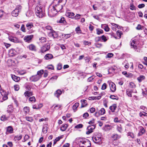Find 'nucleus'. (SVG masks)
I'll return each mask as SVG.
<instances>
[{
    "instance_id": "f257e3e1",
    "label": "nucleus",
    "mask_w": 147,
    "mask_h": 147,
    "mask_svg": "<svg viewBox=\"0 0 147 147\" xmlns=\"http://www.w3.org/2000/svg\"><path fill=\"white\" fill-rule=\"evenodd\" d=\"M64 0H59L58 4L53 6L57 12H64V9H63V7L64 6Z\"/></svg>"
},
{
    "instance_id": "f03ea898",
    "label": "nucleus",
    "mask_w": 147,
    "mask_h": 147,
    "mask_svg": "<svg viewBox=\"0 0 147 147\" xmlns=\"http://www.w3.org/2000/svg\"><path fill=\"white\" fill-rule=\"evenodd\" d=\"M35 10L36 15L39 18H42L45 15V13L41 6H37L35 8Z\"/></svg>"
},
{
    "instance_id": "7ed1b4c3",
    "label": "nucleus",
    "mask_w": 147,
    "mask_h": 147,
    "mask_svg": "<svg viewBox=\"0 0 147 147\" xmlns=\"http://www.w3.org/2000/svg\"><path fill=\"white\" fill-rule=\"evenodd\" d=\"M102 136L100 133L96 132L94 134L92 137V140L95 143H97L101 142Z\"/></svg>"
},
{
    "instance_id": "20e7f679",
    "label": "nucleus",
    "mask_w": 147,
    "mask_h": 147,
    "mask_svg": "<svg viewBox=\"0 0 147 147\" xmlns=\"http://www.w3.org/2000/svg\"><path fill=\"white\" fill-rule=\"evenodd\" d=\"M91 145L90 142L87 139L86 140L80 141L79 142V146L80 147H90Z\"/></svg>"
},
{
    "instance_id": "39448f33",
    "label": "nucleus",
    "mask_w": 147,
    "mask_h": 147,
    "mask_svg": "<svg viewBox=\"0 0 147 147\" xmlns=\"http://www.w3.org/2000/svg\"><path fill=\"white\" fill-rule=\"evenodd\" d=\"M96 125L94 124L92 125H89L87 129L88 131L86 132V134H89L90 133L92 132V130L94 129L96 127Z\"/></svg>"
},
{
    "instance_id": "423d86ee",
    "label": "nucleus",
    "mask_w": 147,
    "mask_h": 147,
    "mask_svg": "<svg viewBox=\"0 0 147 147\" xmlns=\"http://www.w3.org/2000/svg\"><path fill=\"white\" fill-rule=\"evenodd\" d=\"M57 12H58L53 6L52 8L49 11L48 14L49 15H50L51 16H53L57 13Z\"/></svg>"
},
{
    "instance_id": "0eeeda50",
    "label": "nucleus",
    "mask_w": 147,
    "mask_h": 147,
    "mask_svg": "<svg viewBox=\"0 0 147 147\" xmlns=\"http://www.w3.org/2000/svg\"><path fill=\"white\" fill-rule=\"evenodd\" d=\"M50 45L49 44H46L44 45L41 48V52L42 53L48 51L50 49Z\"/></svg>"
},
{
    "instance_id": "6e6552de",
    "label": "nucleus",
    "mask_w": 147,
    "mask_h": 147,
    "mask_svg": "<svg viewBox=\"0 0 147 147\" xmlns=\"http://www.w3.org/2000/svg\"><path fill=\"white\" fill-rule=\"evenodd\" d=\"M33 37V35H31L25 36L24 37V39L25 42L29 43L31 42V40Z\"/></svg>"
},
{
    "instance_id": "1a4fd4ad",
    "label": "nucleus",
    "mask_w": 147,
    "mask_h": 147,
    "mask_svg": "<svg viewBox=\"0 0 147 147\" xmlns=\"http://www.w3.org/2000/svg\"><path fill=\"white\" fill-rule=\"evenodd\" d=\"M109 86L112 92H114L116 90V87L115 84L112 82H109Z\"/></svg>"
},
{
    "instance_id": "9d476101",
    "label": "nucleus",
    "mask_w": 147,
    "mask_h": 147,
    "mask_svg": "<svg viewBox=\"0 0 147 147\" xmlns=\"http://www.w3.org/2000/svg\"><path fill=\"white\" fill-rule=\"evenodd\" d=\"M40 77L37 75L36 76H32L30 78V80L31 82H35L38 81L40 78Z\"/></svg>"
},
{
    "instance_id": "9b49d317",
    "label": "nucleus",
    "mask_w": 147,
    "mask_h": 147,
    "mask_svg": "<svg viewBox=\"0 0 147 147\" xmlns=\"http://www.w3.org/2000/svg\"><path fill=\"white\" fill-rule=\"evenodd\" d=\"M27 48H28L30 51L34 52L37 51V49L36 47L34 45L31 44L27 47Z\"/></svg>"
},
{
    "instance_id": "f8f14e48",
    "label": "nucleus",
    "mask_w": 147,
    "mask_h": 147,
    "mask_svg": "<svg viewBox=\"0 0 147 147\" xmlns=\"http://www.w3.org/2000/svg\"><path fill=\"white\" fill-rule=\"evenodd\" d=\"M8 39L9 40L15 43L20 42V40L16 37L12 36H9Z\"/></svg>"
},
{
    "instance_id": "ddd939ff",
    "label": "nucleus",
    "mask_w": 147,
    "mask_h": 147,
    "mask_svg": "<svg viewBox=\"0 0 147 147\" xmlns=\"http://www.w3.org/2000/svg\"><path fill=\"white\" fill-rule=\"evenodd\" d=\"M145 132V130L142 126H140L139 127V131L138 133V135L139 136H142Z\"/></svg>"
},
{
    "instance_id": "4468645a",
    "label": "nucleus",
    "mask_w": 147,
    "mask_h": 147,
    "mask_svg": "<svg viewBox=\"0 0 147 147\" xmlns=\"http://www.w3.org/2000/svg\"><path fill=\"white\" fill-rule=\"evenodd\" d=\"M49 34L50 36H52L54 38H57L58 36V34L57 32L53 30L50 31Z\"/></svg>"
},
{
    "instance_id": "2eb2a0df",
    "label": "nucleus",
    "mask_w": 147,
    "mask_h": 147,
    "mask_svg": "<svg viewBox=\"0 0 147 147\" xmlns=\"http://www.w3.org/2000/svg\"><path fill=\"white\" fill-rule=\"evenodd\" d=\"M25 97L28 98V97L33 95V92H30L28 91H26L24 94Z\"/></svg>"
},
{
    "instance_id": "dca6fc26",
    "label": "nucleus",
    "mask_w": 147,
    "mask_h": 147,
    "mask_svg": "<svg viewBox=\"0 0 147 147\" xmlns=\"http://www.w3.org/2000/svg\"><path fill=\"white\" fill-rule=\"evenodd\" d=\"M19 11L17 8H16L15 9L12 11L11 14L12 16L16 17L18 16Z\"/></svg>"
},
{
    "instance_id": "f3484780",
    "label": "nucleus",
    "mask_w": 147,
    "mask_h": 147,
    "mask_svg": "<svg viewBox=\"0 0 147 147\" xmlns=\"http://www.w3.org/2000/svg\"><path fill=\"white\" fill-rule=\"evenodd\" d=\"M145 78V76L142 75H140L139 77L137 78V80L139 83L141 82Z\"/></svg>"
},
{
    "instance_id": "a211bd4d",
    "label": "nucleus",
    "mask_w": 147,
    "mask_h": 147,
    "mask_svg": "<svg viewBox=\"0 0 147 147\" xmlns=\"http://www.w3.org/2000/svg\"><path fill=\"white\" fill-rule=\"evenodd\" d=\"M11 78L12 79L16 82H18L20 80V78L19 77H17L14 75H11Z\"/></svg>"
},
{
    "instance_id": "6ab92c4d",
    "label": "nucleus",
    "mask_w": 147,
    "mask_h": 147,
    "mask_svg": "<svg viewBox=\"0 0 147 147\" xmlns=\"http://www.w3.org/2000/svg\"><path fill=\"white\" fill-rule=\"evenodd\" d=\"M117 108V105L114 104L109 107V109L111 110L112 112H114L115 110Z\"/></svg>"
},
{
    "instance_id": "aec40b11",
    "label": "nucleus",
    "mask_w": 147,
    "mask_h": 147,
    "mask_svg": "<svg viewBox=\"0 0 147 147\" xmlns=\"http://www.w3.org/2000/svg\"><path fill=\"white\" fill-rule=\"evenodd\" d=\"M65 15H66V16L68 17L69 18H72L73 17L74 15V14L73 13H71L66 11L65 14Z\"/></svg>"
},
{
    "instance_id": "412c9836",
    "label": "nucleus",
    "mask_w": 147,
    "mask_h": 147,
    "mask_svg": "<svg viewBox=\"0 0 147 147\" xmlns=\"http://www.w3.org/2000/svg\"><path fill=\"white\" fill-rule=\"evenodd\" d=\"M61 91L59 89L57 90L54 93V95L55 96L58 98L60 95L61 94Z\"/></svg>"
},
{
    "instance_id": "4be33fe9",
    "label": "nucleus",
    "mask_w": 147,
    "mask_h": 147,
    "mask_svg": "<svg viewBox=\"0 0 147 147\" xmlns=\"http://www.w3.org/2000/svg\"><path fill=\"white\" fill-rule=\"evenodd\" d=\"M53 55L50 54H47L45 55L44 58L46 60H49L52 59L53 57Z\"/></svg>"
},
{
    "instance_id": "5701e85b",
    "label": "nucleus",
    "mask_w": 147,
    "mask_h": 147,
    "mask_svg": "<svg viewBox=\"0 0 147 147\" xmlns=\"http://www.w3.org/2000/svg\"><path fill=\"white\" fill-rule=\"evenodd\" d=\"M82 103L81 107H84L87 105V100H81Z\"/></svg>"
},
{
    "instance_id": "b1692460",
    "label": "nucleus",
    "mask_w": 147,
    "mask_h": 147,
    "mask_svg": "<svg viewBox=\"0 0 147 147\" xmlns=\"http://www.w3.org/2000/svg\"><path fill=\"white\" fill-rule=\"evenodd\" d=\"M135 41L134 40H132V42L130 43V45L131 48H132L134 49H137V47L136 45H134L135 44Z\"/></svg>"
},
{
    "instance_id": "393cba45",
    "label": "nucleus",
    "mask_w": 147,
    "mask_h": 147,
    "mask_svg": "<svg viewBox=\"0 0 147 147\" xmlns=\"http://www.w3.org/2000/svg\"><path fill=\"white\" fill-rule=\"evenodd\" d=\"M122 74L124 75L126 77L129 78L131 77L132 76V74L131 73H127L126 71H124L122 72Z\"/></svg>"
},
{
    "instance_id": "a878e982",
    "label": "nucleus",
    "mask_w": 147,
    "mask_h": 147,
    "mask_svg": "<svg viewBox=\"0 0 147 147\" xmlns=\"http://www.w3.org/2000/svg\"><path fill=\"white\" fill-rule=\"evenodd\" d=\"M101 28H104L106 32H108L109 30V28L107 25L102 24Z\"/></svg>"
},
{
    "instance_id": "bb28decb",
    "label": "nucleus",
    "mask_w": 147,
    "mask_h": 147,
    "mask_svg": "<svg viewBox=\"0 0 147 147\" xmlns=\"http://www.w3.org/2000/svg\"><path fill=\"white\" fill-rule=\"evenodd\" d=\"M121 137L120 135H119L117 134H114L112 136V138L113 139V140H115L117 139H119Z\"/></svg>"
},
{
    "instance_id": "cd10ccee",
    "label": "nucleus",
    "mask_w": 147,
    "mask_h": 147,
    "mask_svg": "<svg viewBox=\"0 0 147 147\" xmlns=\"http://www.w3.org/2000/svg\"><path fill=\"white\" fill-rule=\"evenodd\" d=\"M105 113V111L104 108H102L98 111V114L103 115Z\"/></svg>"
},
{
    "instance_id": "c85d7f7f",
    "label": "nucleus",
    "mask_w": 147,
    "mask_h": 147,
    "mask_svg": "<svg viewBox=\"0 0 147 147\" xmlns=\"http://www.w3.org/2000/svg\"><path fill=\"white\" fill-rule=\"evenodd\" d=\"M13 129L11 126H9L7 127V131L10 133H13Z\"/></svg>"
},
{
    "instance_id": "c756f323",
    "label": "nucleus",
    "mask_w": 147,
    "mask_h": 147,
    "mask_svg": "<svg viewBox=\"0 0 147 147\" xmlns=\"http://www.w3.org/2000/svg\"><path fill=\"white\" fill-rule=\"evenodd\" d=\"M79 106V103L78 102L75 103L73 106V109L74 111H76L77 107Z\"/></svg>"
},
{
    "instance_id": "7c9ffc66",
    "label": "nucleus",
    "mask_w": 147,
    "mask_h": 147,
    "mask_svg": "<svg viewBox=\"0 0 147 147\" xmlns=\"http://www.w3.org/2000/svg\"><path fill=\"white\" fill-rule=\"evenodd\" d=\"M96 31L97 34L98 35L102 34L103 33V30L99 28L96 29Z\"/></svg>"
},
{
    "instance_id": "2f4dec72",
    "label": "nucleus",
    "mask_w": 147,
    "mask_h": 147,
    "mask_svg": "<svg viewBox=\"0 0 147 147\" xmlns=\"http://www.w3.org/2000/svg\"><path fill=\"white\" fill-rule=\"evenodd\" d=\"M29 100L32 103L35 102L36 101V99L35 97L34 96H32L30 97L29 98Z\"/></svg>"
},
{
    "instance_id": "473e14b6",
    "label": "nucleus",
    "mask_w": 147,
    "mask_h": 147,
    "mask_svg": "<svg viewBox=\"0 0 147 147\" xmlns=\"http://www.w3.org/2000/svg\"><path fill=\"white\" fill-rule=\"evenodd\" d=\"M129 8L131 10H136V7L134 5L133 3H130Z\"/></svg>"
},
{
    "instance_id": "72a5a7b5",
    "label": "nucleus",
    "mask_w": 147,
    "mask_h": 147,
    "mask_svg": "<svg viewBox=\"0 0 147 147\" xmlns=\"http://www.w3.org/2000/svg\"><path fill=\"white\" fill-rule=\"evenodd\" d=\"M117 130L120 133H121L122 131V128L121 125L120 124L117 125Z\"/></svg>"
},
{
    "instance_id": "f704fd0d",
    "label": "nucleus",
    "mask_w": 147,
    "mask_h": 147,
    "mask_svg": "<svg viewBox=\"0 0 147 147\" xmlns=\"http://www.w3.org/2000/svg\"><path fill=\"white\" fill-rule=\"evenodd\" d=\"M139 115L140 117H142L143 116L145 117L147 116V113L144 112L142 111V112H140L139 113Z\"/></svg>"
},
{
    "instance_id": "c9c22d12",
    "label": "nucleus",
    "mask_w": 147,
    "mask_h": 147,
    "mask_svg": "<svg viewBox=\"0 0 147 147\" xmlns=\"http://www.w3.org/2000/svg\"><path fill=\"white\" fill-rule=\"evenodd\" d=\"M132 92V91L131 90H129V89H127L126 90V93L129 96L131 97V93Z\"/></svg>"
},
{
    "instance_id": "e433bc0d",
    "label": "nucleus",
    "mask_w": 147,
    "mask_h": 147,
    "mask_svg": "<svg viewBox=\"0 0 147 147\" xmlns=\"http://www.w3.org/2000/svg\"><path fill=\"white\" fill-rule=\"evenodd\" d=\"M117 35L119 37V38H120L121 37V35L123 34V33L121 31L118 30L116 32Z\"/></svg>"
},
{
    "instance_id": "4c0bfd02",
    "label": "nucleus",
    "mask_w": 147,
    "mask_h": 147,
    "mask_svg": "<svg viewBox=\"0 0 147 147\" xmlns=\"http://www.w3.org/2000/svg\"><path fill=\"white\" fill-rule=\"evenodd\" d=\"M33 26V25L32 23H28L26 25V26L28 30L30 29Z\"/></svg>"
},
{
    "instance_id": "58836bf2",
    "label": "nucleus",
    "mask_w": 147,
    "mask_h": 147,
    "mask_svg": "<svg viewBox=\"0 0 147 147\" xmlns=\"http://www.w3.org/2000/svg\"><path fill=\"white\" fill-rule=\"evenodd\" d=\"M48 127L47 126H44L42 128V131L45 134L47 132Z\"/></svg>"
},
{
    "instance_id": "ea45409f",
    "label": "nucleus",
    "mask_w": 147,
    "mask_h": 147,
    "mask_svg": "<svg viewBox=\"0 0 147 147\" xmlns=\"http://www.w3.org/2000/svg\"><path fill=\"white\" fill-rule=\"evenodd\" d=\"M64 18L63 17H62L59 20L57 21V22L60 23H64Z\"/></svg>"
},
{
    "instance_id": "a19ab883",
    "label": "nucleus",
    "mask_w": 147,
    "mask_h": 147,
    "mask_svg": "<svg viewBox=\"0 0 147 147\" xmlns=\"http://www.w3.org/2000/svg\"><path fill=\"white\" fill-rule=\"evenodd\" d=\"M144 27L142 26H141L140 24H138L137 26V27L136 28V29L138 30H142L143 28H144Z\"/></svg>"
},
{
    "instance_id": "79ce46f5",
    "label": "nucleus",
    "mask_w": 147,
    "mask_h": 147,
    "mask_svg": "<svg viewBox=\"0 0 147 147\" xmlns=\"http://www.w3.org/2000/svg\"><path fill=\"white\" fill-rule=\"evenodd\" d=\"M23 110L26 113H28L29 112V107H25L24 108Z\"/></svg>"
},
{
    "instance_id": "37998d69",
    "label": "nucleus",
    "mask_w": 147,
    "mask_h": 147,
    "mask_svg": "<svg viewBox=\"0 0 147 147\" xmlns=\"http://www.w3.org/2000/svg\"><path fill=\"white\" fill-rule=\"evenodd\" d=\"M44 72L43 70L42 69L40 71H38L37 72V74L38 75V76H41L43 74Z\"/></svg>"
},
{
    "instance_id": "c03bdc74",
    "label": "nucleus",
    "mask_w": 147,
    "mask_h": 147,
    "mask_svg": "<svg viewBox=\"0 0 147 147\" xmlns=\"http://www.w3.org/2000/svg\"><path fill=\"white\" fill-rule=\"evenodd\" d=\"M83 125L82 124H78L75 126V128L77 129L81 128L83 127Z\"/></svg>"
},
{
    "instance_id": "a18cd8bd",
    "label": "nucleus",
    "mask_w": 147,
    "mask_h": 147,
    "mask_svg": "<svg viewBox=\"0 0 147 147\" xmlns=\"http://www.w3.org/2000/svg\"><path fill=\"white\" fill-rule=\"evenodd\" d=\"M32 14V11H28L26 13V15L27 17H30L31 16Z\"/></svg>"
},
{
    "instance_id": "49530a36",
    "label": "nucleus",
    "mask_w": 147,
    "mask_h": 147,
    "mask_svg": "<svg viewBox=\"0 0 147 147\" xmlns=\"http://www.w3.org/2000/svg\"><path fill=\"white\" fill-rule=\"evenodd\" d=\"M26 119L28 121L32 122L33 121V119L32 117H26Z\"/></svg>"
},
{
    "instance_id": "de8ad7c7",
    "label": "nucleus",
    "mask_w": 147,
    "mask_h": 147,
    "mask_svg": "<svg viewBox=\"0 0 147 147\" xmlns=\"http://www.w3.org/2000/svg\"><path fill=\"white\" fill-rule=\"evenodd\" d=\"M76 31L77 33H81L82 32L81 30L79 27H78L76 28Z\"/></svg>"
},
{
    "instance_id": "09e8293b",
    "label": "nucleus",
    "mask_w": 147,
    "mask_h": 147,
    "mask_svg": "<svg viewBox=\"0 0 147 147\" xmlns=\"http://www.w3.org/2000/svg\"><path fill=\"white\" fill-rule=\"evenodd\" d=\"M113 55L112 53H109L107 54V56H106V58H110L112 57Z\"/></svg>"
},
{
    "instance_id": "8fccbe9b",
    "label": "nucleus",
    "mask_w": 147,
    "mask_h": 147,
    "mask_svg": "<svg viewBox=\"0 0 147 147\" xmlns=\"http://www.w3.org/2000/svg\"><path fill=\"white\" fill-rule=\"evenodd\" d=\"M107 87V84L105 83H104L102 86L101 89L102 90H104Z\"/></svg>"
},
{
    "instance_id": "3c124183",
    "label": "nucleus",
    "mask_w": 147,
    "mask_h": 147,
    "mask_svg": "<svg viewBox=\"0 0 147 147\" xmlns=\"http://www.w3.org/2000/svg\"><path fill=\"white\" fill-rule=\"evenodd\" d=\"M101 39L104 42H105L107 40L106 37L104 35H103L101 36Z\"/></svg>"
},
{
    "instance_id": "603ef678",
    "label": "nucleus",
    "mask_w": 147,
    "mask_h": 147,
    "mask_svg": "<svg viewBox=\"0 0 147 147\" xmlns=\"http://www.w3.org/2000/svg\"><path fill=\"white\" fill-rule=\"evenodd\" d=\"M128 136H130L131 138H134V134L131 132H129L128 133Z\"/></svg>"
},
{
    "instance_id": "864d4df0",
    "label": "nucleus",
    "mask_w": 147,
    "mask_h": 147,
    "mask_svg": "<svg viewBox=\"0 0 147 147\" xmlns=\"http://www.w3.org/2000/svg\"><path fill=\"white\" fill-rule=\"evenodd\" d=\"M64 137L63 135H62L60 136H59L56 138L55 140H56V141H58L60 140L61 138H62Z\"/></svg>"
},
{
    "instance_id": "5fc2aeb1",
    "label": "nucleus",
    "mask_w": 147,
    "mask_h": 147,
    "mask_svg": "<svg viewBox=\"0 0 147 147\" xmlns=\"http://www.w3.org/2000/svg\"><path fill=\"white\" fill-rule=\"evenodd\" d=\"M47 68L49 69L53 70L54 69V67L52 65H48L47 67Z\"/></svg>"
},
{
    "instance_id": "6e6d98bb",
    "label": "nucleus",
    "mask_w": 147,
    "mask_h": 147,
    "mask_svg": "<svg viewBox=\"0 0 147 147\" xmlns=\"http://www.w3.org/2000/svg\"><path fill=\"white\" fill-rule=\"evenodd\" d=\"M1 119L2 121H5L7 119V117H6L5 115H3L1 117Z\"/></svg>"
},
{
    "instance_id": "4d7b16f0",
    "label": "nucleus",
    "mask_w": 147,
    "mask_h": 147,
    "mask_svg": "<svg viewBox=\"0 0 147 147\" xmlns=\"http://www.w3.org/2000/svg\"><path fill=\"white\" fill-rule=\"evenodd\" d=\"M95 45L96 47L98 48H100L102 46L101 43H96L95 44Z\"/></svg>"
},
{
    "instance_id": "13d9d810",
    "label": "nucleus",
    "mask_w": 147,
    "mask_h": 147,
    "mask_svg": "<svg viewBox=\"0 0 147 147\" xmlns=\"http://www.w3.org/2000/svg\"><path fill=\"white\" fill-rule=\"evenodd\" d=\"M22 135H21L19 136L18 135L15 137V138H17V140L18 141H19L20 140L22 139Z\"/></svg>"
},
{
    "instance_id": "bf43d9fd",
    "label": "nucleus",
    "mask_w": 147,
    "mask_h": 147,
    "mask_svg": "<svg viewBox=\"0 0 147 147\" xmlns=\"http://www.w3.org/2000/svg\"><path fill=\"white\" fill-rule=\"evenodd\" d=\"M62 67V65L61 63H59L57 67V69L58 70H60Z\"/></svg>"
},
{
    "instance_id": "052dcab7",
    "label": "nucleus",
    "mask_w": 147,
    "mask_h": 147,
    "mask_svg": "<svg viewBox=\"0 0 147 147\" xmlns=\"http://www.w3.org/2000/svg\"><path fill=\"white\" fill-rule=\"evenodd\" d=\"M21 30L22 31L24 32H25L26 30L25 28V26L23 24L21 26Z\"/></svg>"
},
{
    "instance_id": "680f3d73",
    "label": "nucleus",
    "mask_w": 147,
    "mask_h": 147,
    "mask_svg": "<svg viewBox=\"0 0 147 147\" xmlns=\"http://www.w3.org/2000/svg\"><path fill=\"white\" fill-rule=\"evenodd\" d=\"M95 119H93L92 120L89 121V122L88 123L89 124L92 125V124H94L95 123Z\"/></svg>"
},
{
    "instance_id": "e2e57ef3",
    "label": "nucleus",
    "mask_w": 147,
    "mask_h": 147,
    "mask_svg": "<svg viewBox=\"0 0 147 147\" xmlns=\"http://www.w3.org/2000/svg\"><path fill=\"white\" fill-rule=\"evenodd\" d=\"M145 5L144 4H141L139 5L138 6V7L139 8H142L145 7Z\"/></svg>"
},
{
    "instance_id": "0e129e2a",
    "label": "nucleus",
    "mask_w": 147,
    "mask_h": 147,
    "mask_svg": "<svg viewBox=\"0 0 147 147\" xmlns=\"http://www.w3.org/2000/svg\"><path fill=\"white\" fill-rule=\"evenodd\" d=\"M71 129L70 130V129H68L67 131H66L65 132L66 133L65 135L67 136L71 132Z\"/></svg>"
},
{
    "instance_id": "69168bd1",
    "label": "nucleus",
    "mask_w": 147,
    "mask_h": 147,
    "mask_svg": "<svg viewBox=\"0 0 147 147\" xmlns=\"http://www.w3.org/2000/svg\"><path fill=\"white\" fill-rule=\"evenodd\" d=\"M84 44L85 45H89L91 44V42L88 41H84Z\"/></svg>"
},
{
    "instance_id": "338daca9",
    "label": "nucleus",
    "mask_w": 147,
    "mask_h": 147,
    "mask_svg": "<svg viewBox=\"0 0 147 147\" xmlns=\"http://www.w3.org/2000/svg\"><path fill=\"white\" fill-rule=\"evenodd\" d=\"M95 41L96 42H98L101 40V37L100 36H98L95 38Z\"/></svg>"
},
{
    "instance_id": "774afa93",
    "label": "nucleus",
    "mask_w": 147,
    "mask_h": 147,
    "mask_svg": "<svg viewBox=\"0 0 147 147\" xmlns=\"http://www.w3.org/2000/svg\"><path fill=\"white\" fill-rule=\"evenodd\" d=\"M131 88H134L136 87L135 85L132 82H131L129 84Z\"/></svg>"
}]
</instances>
